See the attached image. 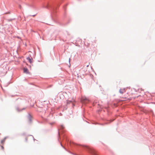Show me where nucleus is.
<instances>
[{
  "mask_svg": "<svg viewBox=\"0 0 155 155\" xmlns=\"http://www.w3.org/2000/svg\"><path fill=\"white\" fill-rule=\"evenodd\" d=\"M89 152L93 155H98L97 152L94 149L88 147Z\"/></svg>",
  "mask_w": 155,
  "mask_h": 155,
  "instance_id": "f257e3e1",
  "label": "nucleus"
},
{
  "mask_svg": "<svg viewBox=\"0 0 155 155\" xmlns=\"http://www.w3.org/2000/svg\"><path fill=\"white\" fill-rule=\"evenodd\" d=\"M1 147L2 149H4V147L2 146H1Z\"/></svg>",
  "mask_w": 155,
  "mask_h": 155,
  "instance_id": "0eeeda50",
  "label": "nucleus"
},
{
  "mask_svg": "<svg viewBox=\"0 0 155 155\" xmlns=\"http://www.w3.org/2000/svg\"><path fill=\"white\" fill-rule=\"evenodd\" d=\"M5 138H4L3 140H2L1 141V143L2 144H3L5 141Z\"/></svg>",
  "mask_w": 155,
  "mask_h": 155,
  "instance_id": "423d86ee",
  "label": "nucleus"
},
{
  "mask_svg": "<svg viewBox=\"0 0 155 155\" xmlns=\"http://www.w3.org/2000/svg\"><path fill=\"white\" fill-rule=\"evenodd\" d=\"M24 72L27 74H29V72L28 70L26 68H24L23 69Z\"/></svg>",
  "mask_w": 155,
  "mask_h": 155,
  "instance_id": "39448f33",
  "label": "nucleus"
},
{
  "mask_svg": "<svg viewBox=\"0 0 155 155\" xmlns=\"http://www.w3.org/2000/svg\"><path fill=\"white\" fill-rule=\"evenodd\" d=\"M27 60H28L29 61V62L30 63H32V60H33V59H32V58H30L29 57H28L27 58Z\"/></svg>",
  "mask_w": 155,
  "mask_h": 155,
  "instance_id": "7ed1b4c3",
  "label": "nucleus"
},
{
  "mask_svg": "<svg viewBox=\"0 0 155 155\" xmlns=\"http://www.w3.org/2000/svg\"><path fill=\"white\" fill-rule=\"evenodd\" d=\"M82 102L83 103H87L89 101V99L86 97H83L81 99Z\"/></svg>",
  "mask_w": 155,
  "mask_h": 155,
  "instance_id": "f03ea898",
  "label": "nucleus"
},
{
  "mask_svg": "<svg viewBox=\"0 0 155 155\" xmlns=\"http://www.w3.org/2000/svg\"><path fill=\"white\" fill-rule=\"evenodd\" d=\"M88 65H87V67H88Z\"/></svg>",
  "mask_w": 155,
  "mask_h": 155,
  "instance_id": "1a4fd4ad",
  "label": "nucleus"
},
{
  "mask_svg": "<svg viewBox=\"0 0 155 155\" xmlns=\"http://www.w3.org/2000/svg\"><path fill=\"white\" fill-rule=\"evenodd\" d=\"M46 7V8H48V6H47Z\"/></svg>",
  "mask_w": 155,
  "mask_h": 155,
  "instance_id": "6e6552de",
  "label": "nucleus"
},
{
  "mask_svg": "<svg viewBox=\"0 0 155 155\" xmlns=\"http://www.w3.org/2000/svg\"><path fill=\"white\" fill-rule=\"evenodd\" d=\"M125 88L120 89L119 90L121 94H123L125 91Z\"/></svg>",
  "mask_w": 155,
  "mask_h": 155,
  "instance_id": "20e7f679",
  "label": "nucleus"
}]
</instances>
